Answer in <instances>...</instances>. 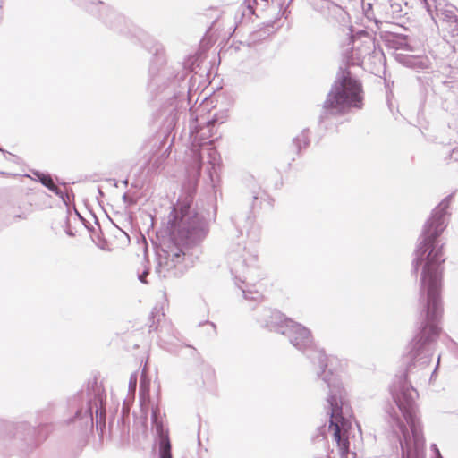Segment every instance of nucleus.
Wrapping results in <instances>:
<instances>
[{"mask_svg":"<svg viewBox=\"0 0 458 458\" xmlns=\"http://www.w3.org/2000/svg\"><path fill=\"white\" fill-rule=\"evenodd\" d=\"M363 90L361 84L354 79L350 72L344 71L335 81L324 102V108L344 113L350 107L360 108Z\"/></svg>","mask_w":458,"mask_h":458,"instance_id":"f257e3e1","label":"nucleus"},{"mask_svg":"<svg viewBox=\"0 0 458 458\" xmlns=\"http://www.w3.org/2000/svg\"><path fill=\"white\" fill-rule=\"evenodd\" d=\"M442 232L439 225H429L426 236L423 242L424 251L430 250L427 262L423 271V284H428V310L432 308L433 310H437V289H438V277L437 269L439 264V258L441 252L439 250L434 252L435 241Z\"/></svg>","mask_w":458,"mask_h":458,"instance_id":"f03ea898","label":"nucleus"},{"mask_svg":"<svg viewBox=\"0 0 458 458\" xmlns=\"http://www.w3.org/2000/svg\"><path fill=\"white\" fill-rule=\"evenodd\" d=\"M328 429L332 433L333 440L336 442L341 457L347 458L350 449L348 421L340 413L333 412Z\"/></svg>","mask_w":458,"mask_h":458,"instance_id":"7ed1b4c3","label":"nucleus"},{"mask_svg":"<svg viewBox=\"0 0 458 458\" xmlns=\"http://www.w3.org/2000/svg\"><path fill=\"white\" fill-rule=\"evenodd\" d=\"M154 424L156 432L159 437V455L160 458H172L171 443L169 439V431L165 427L162 420H158L154 414Z\"/></svg>","mask_w":458,"mask_h":458,"instance_id":"20e7f679","label":"nucleus"},{"mask_svg":"<svg viewBox=\"0 0 458 458\" xmlns=\"http://www.w3.org/2000/svg\"><path fill=\"white\" fill-rule=\"evenodd\" d=\"M290 340L294 346L304 349L312 344V335L308 328L300 324H294L290 331Z\"/></svg>","mask_w":458,"mask_h":458,"instance_id":"39448f33","label":"nucleus"},{"mask_svg":"<svg viewBox=\"0 0 458 458\" xmlns=\"http://www.w3.org/2000/svg\"><path fill=\"white\" fill-rule=\"evenodd\" d=\"M38 179L40 181V182L46 186L47 189H49L50 191H52L53 192H56L58 191V187L55 184L52 177L48 174H38Z\"/></svg>","mask_w":458,"mask_h":458,"instance_id":"423d86ee","label":"nucleus"},{"mask_svg":"<svg viewBox=\"0 0 458 458\" xmlns=\"http://www.w3.org/2000/svg\"><path fill=\"white\" fill-rule=\"evenodd\" d=\"M216 119L212 118L207 122V128L208 129L209 137H213L216 133V130L215 129Z\"/></svg>","mask_w":458,"mask_h":458,"instance_id":"0eeeda50","label":"nucleus"},{"mask_svg":"<svg viewBox=\"0 0 458 458\" xmlns=\"http://www.w3.org/2000/svg\"><path fill=\"white\" fill-rule=\"evenodd\" d=\"M411 431L414 435V437L416 439V441H420V438L422 437L421 436V430L420 428H417L415 425H412L411 426Z\"/></svg>","mask_w":458,"mask_h":458,"instance_id":"6e6552de","label":"nucleus"},{"mask_svg":"<svg viewBox=\"0 0 458 458\" xmlns=\"http://www.w3.org/2000/svg\"><path fill=\"white\" fill-rule=\"evenodd\" d=\"M192 146H193V148H196V147H198V146H199V144H194V143H193V144H192Z\"/></svg>","mask_w":458,"mask_h":458,"instance_id":"1a4fd4ad","label":"nucleus"},{"mask_svg":"<svg viewBox=\"0 0 458 458\" xmlns=\"http://www.w3.org/2000/svg\"><path fill=\"white\" fill-rule=\"evenodd\" d=\"M140 280H141L142 282H145V280H144V276H140Z\"/></svg>","mask_w":458,"mask_h":458,"instance_id":"9d476101","label":"nucleus"}]
</instances>
